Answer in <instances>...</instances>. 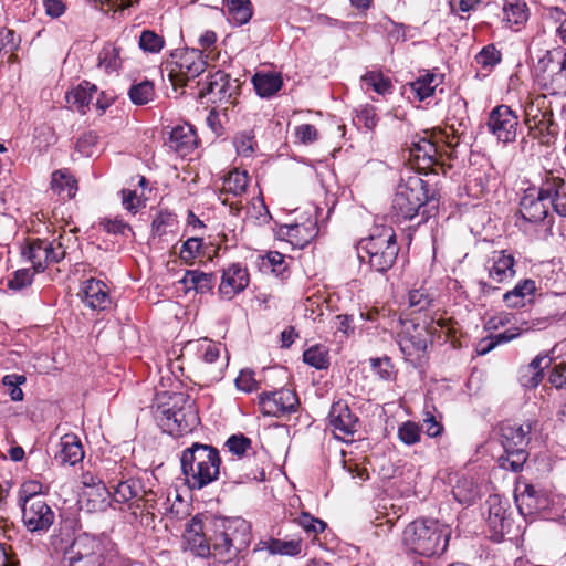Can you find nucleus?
Here are the masks:
<instances>
[{"label":"nucleus","mask_w":566,"mask_h":566,"mask_svg":"<svg viewBox=\"0 0 566 566\" xmlns=\"http://www.w3.org/2000/svg\"><path fill=\"white\" fill-rule=\"evenodd\" d=\"M557 62L558 71L553 77V82L558 83V88L566 90V50L555 49L553 51H546L542 62Z\"/></svg>","instance_id":"nucleus-45"},{"label":"nucleus","mask_w":566,"mask_h":566,"mask_svg":"<svg viewBox=\"0 0 566 566\" xmlns=\"http://www.w3.org/2000/svg\"><path fill=\"white\" fill-rule=\"evenodd\" d=\"M256 94L262 98H270L283 86V78L276 72H258L252 77Z\"/></svg>","instance_id":"nucleus-32"},{"label":"nucleus","mask_w":566,"mask_h":566,"mask_svg":"<svg viewBox=\"0 0 566 566\" xmlns=\"http://www.w3.org/2000/svg\"><path fill=\"white\" fill-rule=\"evenodd\" d=\"M441 83V77L434 73H426L410 83V90L419 101L433 95L436 88Z\"/></svg>","instance_id":"nucleus-40"},{"label":"nucleus","mask_w":566,"mask_h":566,"mask_svg":"<svg viewBox=\"0 0 566 566\" xmlns=\"http://www.w3.org/2000/svg\"><path fill=\"white\" fill-rule=\"evenodd\" d=\"M429 343L430 336L424 325L411 323L406 325L399 334L398 344L407 359L420 357L427 350Z\"/></svg>","instance_id":"nucleus-15"},{"label":"nucleus","mask_w":566,"mask_h":566,"mask_svg":"<svg viewBox=\"0 0 566 566\" xmlns=\"http://www.w3.org/2000/svg\"><path fill=\"white\" fill-rule=\"evenodd\" d=\"M249 176L247 171L233 169L222 179V186L218 190V199L222 205L229 206L233 216H239L242 203L241 200H234L241 197L248 189Z\"/></svg>","instance_id":"nucleus-11"},{"label":"nucleus","mask_w":566,"mask_h":566,"mask_svg":"<svg viewBox=\"0 0 566 566\" xmlns=\"http://www.w3.org/2000/svg\"><path fill=\"white\" fill-rule=\"evenodd\" d=\"M504 20L510 25L520 27L528 19V9L524 1L506 0L504 8Z\"/></svg>","instance_id":"nucleus-44"},{"label":"nucleus","mask_w":566,"mask_h":566,"mask_svg":"<svg viewBox=\"0 0 566 566\" xmlns=\"http://www.w3.org/2000/svg\"><path fill=\"white\" fill-rule=\"evenodd\" d=\"M306 533L319 534L322 533L326 524L319 518L312 516L310 513H302L297 518L294 520Z\"/></svg>","instance_id":"nucleus-57"},{"label":"nucleus","mask_w":566,"mask_h":566,"mask_svg":"<svg viewBox=\"0 0 566 566\" xmlns=\"http://www.w3.org/2000/svg\"><path fill=\"white\" fill-rule=\"evenodd\" d=\"M201 86L198 92L199 98H208L211 103H226L234 105L239 84L237 80H232L229 74L223 71H217L210 74L203 83L198 82Z\"/></svg>","instance_id":"nucleus-9"},{"label":"nucleus","mask_w":566,"mask_h":566,"mask_svg":"<svg viewBox=\"0 0 566 566\" xmlns=\"http://www.w3.org/2000/svg\"><path fill=\"white\" fill-rule=\"evenodd\" d=\"M526 122L534 123L537 128H547L553 113L546 108V96L538 95L525 107Z\"/></svg>","instance_id":"nucleus-33"},{"label":"nucleus","mask_w":566,"mask_h":566,"mask_svg":"<svg viewBox=\"0 0 566 566\" xmlns=\"http://www.w3.org/2000/svg\"><path fill=\"white\" fill-rule=\"evenodd\" d=\"M515 260L512 254L505 251H494L489 259V277L495 283H503L515 274Z\"/></svg>","instance_id":"nucleus-23"},{"label":"nucleus","mask_w":566,"mask_h":566,"mask_svg":"<svg viewBox=\"0 0 566 566\" xmlns=\"http://www.w3.org/2000/svg\"><path fill=\"white\" fill-rule=\"evenodd\" d=\"M249 282L248 269L240 263H232L222 271L219 294L224 300H232L248 287Z\"/></svg>","instance_id":"nucleus-16"},{"label":"nucleus","mask_w":566,"mask_h":566,"mask_svg":"<svg viewBox=\"0 0 566 566\" xmlns=\"http://www.w3.org/2000/svg\"><path fill=\"white\" fill-rule=\"evenodd\" d=\"M419 176L401 180L392 199V211L399 220H412L419 217L417 224L427 222L438 212L439 200L436 192Z\"/></svg>","instance_id":"nucleus-1"},{"label":"nucleus","mask_w":566,"mask_h":566,"mask_svg":"<svg viewBox=\"0 0 566 566\" xmlns=\"http://www.w3.org/2000/svg\"><path fill=\"white\" fill-rule=\"evenodd\" d=\"M452 494L459 503L470 505L480 496V486L472 476L463 475L458 479Z\"/></svg>","instance_id":"nucleus-36"},{"label":"nucleus","mask_w":566,"mask_h":566,"mask_svg":"<svg viewBox=\"0 0 566 566\" xmlns=\"http://www.w3.org/2000/svg\"><path fill=\"white\" fill-rule=\"evenodd\" d=\"M251 526L241 518H218L210 535L212 555L222 563L235 558L251 543Z\"/></svg>","instance_id":"nucleus-4"},{"label":"nucleus","mask_w":566,"mask_h":566,"mask_svg":"<svg viewBox=\"0 0 566 566\" xmlns=\"http://www.w3.org/2000/svg\"><path fill=\"white\" fill-rule=\"evenodd\" d=\"M378 118L373 106L366 105L357 111L356 123L373 130L377 125Z\"/></svg>","instance_id":"nucleus-62"},{"label":"nucleus","mask_w":566,"mask_h":566,"mask_svg":"<svg viewBox=\"0 0 566 566\" xmlns=\"http://www.w3.org/2000/svg\"><path fill=\"white\" fill-rule=\"evenodd\" d=\"M23 254L32 263L34 272H43L49 263L62 260V251H53V243L40 239L32 241Z\"/></svg>","instance_id":"nucleus-18"},{"label":"nucleus","mask_w":566,"mask_h":566,"mask_svg":"<svg viewBox=\"0 0 566 566\" xmlns=\"http://www.w3.org/2000/svg\"><path fill=\"white\" fill-rule=\"evenodd\" d=\"M295 138L300 144L310 145L315 143L318 137V130L314 125L311 124H302L295 127Z\"/></svg>","instance_id":"nucleus-60"},{"label":"nucleus","mask_w":566,"mask_h":566,"mask_svg":"<svg viewBox=\"0 0 566 566\" xmlns=\"http://www.w3.org/2000/svg\"><path fill=\"white\" fill-rule=\"evenodd\" d=\"M433 297L424 290H412L408 295L409 307L413 313L428 310L433 304Z\"/></svg>","instance_id":"nucleus-51"},{"label":"nucleus","mask_w":566,"mask_h":566,"mask_svg":"<svg viewBox=\"0 0 566 566\" xmlns=\"http://www.w3.org/2000/svg\"><path fill=\"white\" fill-rule=\"evenodd\" d=\"M108 484L114 489V500L118 503L133 502L135 505L137 500L144 494V485L139 479L128 478H108Z\"/></svg>","instance_id":"nucleus-21"},{"label":"nucleus","mask_w":566,"mask_h":566,"mask_svg":"<svg viewBox=\"0 0 566 566\" xmlns=\"http://www.w3.org/2000/svg\"><path fill=\"white\" fill-rule=\"evenodd\" d=\"M120 50L118 48H104L99 54V64L106 70H116L120 66Z\"/></svg>","instance_id":"nucleus-61"},{"label":"nucleus","mask_w":566,"mask_h":566,"mask_svg":"<svg viewBox=\"0 0 566 566\" xmlns=\"http://www.w3.org/2000/svg\"><path fill=\"white\" fill-rule=\"evenodd\" d=\"M298 405L297 395L291 389L264 391L259 396L260 411L268 417H284L295 412Z\"/></svg>","instance_id":"nucleus-10"},{"label":"nucleus","mask_w":566,"mask_h":566,"mask_svg":"<svg viewBox=\"0 0 566 566\" xmlns=\"http://www.w3.org/2000/svg\"><path fill=\"white\" fill-rule=\"evenodd\" d=\"M488 504V525L493 531L492 537L500 542L505 534L511 533L513 520L507 514L506 503H503L499 496H490Z\"/></svg>","instance_id":"nucleus-17"},{"label":"nucleus","mask_w":566,"mask_h":566,"mask_svg":"<svg viewBox=\"0 0 566 566\" xmlns=\"http://www.w3.org/2000/svg\"><path fill=\"white\" fill-rule=\"evenodd\" d=\"M360 262H366L379 273H385L395 264L399 244L395 230L389 226H377L368 237L363 238L356 245Z\"/></svg>","instance_id":"nucleus-2"},{"label":"nucleus","mask_w":566,"mask_h":566,"mask_svg":"<svg viewBox=\"0 0 566 566\" xmlns=\"http://www.w3.org/2000/svg\"><path fill=\"white\" fill-rule=\"evenodd\" d=\"M98 224L109 234L126 235L127 232H133L132 227L118 216L102 218Z\"/></svg>","instance_id":"nucleus-53"},{"label":"nucleus","mask_w":566,"mask_h":566,"mask_svg":"<svg viewBox=\"0 0 566 566\" xmlns=\"http://www.w3.org/2000/svg\"><path fill=\"white\" fill-rule=\"evenodd\" d=\"M97 93V87L90 82H82L75 88L66 93L65 99L67 107L85 114L88 108L94 94Z\"/></svg>","instance_id":"nucleus-29"},{"label":"nucleus","mask_w":566,"mask_h":566,"mask_svg":"<svg viewBox=\"0 0 566 566\" xmlns=\"http://www.w3.org/2000/svg\"><path fill=\"white\" fill-rule=\"evenodd\" d=\"M178 226L177 218L168 211H159L151 222V233L154 238L164 239L174 234Z\"/></svg>","instance_id":"nucleus-42"},{"label":"nucleus","mask_w":566,"mask_h":566,"mask_svg":"<svg viewBox=\"0 0 566 566\" xmlns=\"http://www.w3.org/2000/svg\"><path fill=\"white\" fill-rule=\"evenodd\" d=\"M539 191L542 198H545V200L549 199L552 203L556 198H559L562 191L566 192V179L552 171L546 172L541 184Z\"/></svg>","instance_id":"nucleus-43"},{"label":"nucleus","mask_w":566,"mask_h":566,"mask_svg":"<svg viewBox=\"0 0 566 566\" xmlns=\"http://www.w3.org/2000/svg\"><path fill=\"white\" fill-rule=\"evenodd\" d=\"M22 520L30 532L46 531L54 522V512L42 497H32L20 504Z\"/></svg>","instance_id":"nucleus-13"},{"label":"nucleus","mask_w":566,"mask_h":566,"mask_svg":"<svg viewBox=\"0 0 566 566\" xmlns=\"http://www.w3.org/2000/svg\"><path fill=\"white\" fill-rule=\"evenodd\" d=\"M186 291L193 290L197 293H207L212 290L216 277L212 273H205L198 270H187L179 281Z\"/></svg>","instance_id":"nucleus-34"},{"label":"nucleus","mask_w":566,"mask_h":566,"mask_svg":"<svg viewBox=\"0 0 566 566\" xmlns=\"http://www.w3.org/2000/svg\"><path fill=\"white\" fill-rule=\"evenodd\" d=\"M488 127L499 142H514L517 136L518 116L510 106L499 105L490 112Z\"/></svg>","instance_id":"nucleus-12"},{"label":"nucleus","mask_w":566,"mask_h":566,"mask_svg":"<svg viewBox=\"0 0 566 566\" xmlns=\"http://www.w3.org/2000/svg\"><path fill=\"white\" fill-rule=\"evenodd\" d=\"M398 438L407 446L416 444L421 439V428L413 421H405L398 428Z\"/></svg>","instance_id":"nucleus-50"},{"label":"nucleus","mask_w":566,"mask_h":566,"mask_svg":"<svg viewBox=\"0 0 566 566\" xmlns=\"http://www.w3.org/2000/svg\"><path fill=\"white\" fill-rule=\"evenodd\" d=\"M475 59L478 64L483 67H492L501 61V53L493 44H489L481 50Z\"/></svg>","instance_id":"nucleus-59"},{"label":"nucleus","mask_w":566,"mask_h":566,"mask_svg":"<svg viewBox=\"0 0 566 566\" xmlns=\"http://www.w3.org/2000/svg\"><path fill=\"white\" fill-rule=\"evenodd\" d=\"M412 155L417 158L428 159L430 163L437 160L438 148L434 143L429 139L421 138L417 143H412Z\"/></svg>","instance_id":"nucleus-52"},{"label":"nucleus","mask_w":566,"mask_h":566,"mask_svg":"<svg viewBox=\"0 0 566 566\" xmlns=\"http://www.w3.org/2000/svg\"><path fill=\"white\" fill-rule=\"evenodd\" d=\"M532 424L506 422L501 426V441L504 449L526 448L531 440Z\"/></svg>","instance_id":"nucleus-24"},{"label":"nucleus","mask_w":566,"mask_h":566,"mask_svg":"<svg viewBox=\"0 0 566 566\" xmlns=\"http://www.w3.org/2000/svg\"><path fill=\"white\" fill-rule=\"evenodd\" d=\"M156 420L164 432L176 437L192 432L200 423L195 400L182 392L175 394L169 406L157 408Z\"/></svg>","instance_id":"nucleus-6"},{"label":"nucleus","mask_w":566,"mask_h":566,"mask_svg":"<svg viewBox=\"0 0 566 566\" xmlns=\"http://www.w3.org/2000/svg\"><path fill=\"white\" fill-rule=\"evenodd\" d=\"M221 344L212 342H205L201 345L202 353V371L208 376L211 381H217L222 378L223 370L227 366V357L221 356Z\"/></svg>","instance_id":"nucleus-19"},{"label":"nucleus","mask_w":566,"mask_h":566,"mask_svg":"<svg viewBox=\"0 0 566 566\" xmlns=\"http://www.w3.org/2000/svg\"><path fill=\"white\" fill-rule=\"evenodd\" d=\"M226 446L233 454L242 455L251 448V440L243 434H233L227 440Z\"/></svg>","instance_id":"nucleus-63"},{"label":"nucleus","mask_w":566,"mask_h":566,"mask_svg":"<svg viewBox=\"0 0 566 566\" xmlns=\"http://www.w3.org/2000/svg\"><path fill=\"white\" fill-rule=\"evenodd\" d=\"M545 198H542L541 191H538L537 196H534L533 193H525L520 202V213L523 220L531 223L543 221L548 213V210L543 202Z\"/></svg>","instance_id":"nucleus-27"},{"label":"nucleus","mask_w":566,"mask_h":566,"mask_svg":"<svg viewBox=\"0 0 566 566\" xmlns=\"http://www.w3.org/2000/svg\"><path fill=\"white\" fill-rule=\"evenodd\" d=\"M303 542L297 539L269 538L260 541L254 552L266 551L270 555L297 556L302 552Z\"/></svg>","instance_id":"nucleus-30"},{"label":"nucleus","mask_w":566,"mask_h":566,"mask_svg":"<svg viewBox=\"0 0 566 566\" xmlns=\"http://www.w3.org/2000/svg\"><path fill=\"white\" fill-rule=\"evenodd\" d=\"M535 290V281L531 279L522 280L503 295V300L509 307H521L525 305L526 297L533 295Z\"/></svg>","instance_id":"nucleus-37"},{"label":"nucleus","mask_w":566,"mask_h":566,"mask_svg":"<svg viewBox=\"0 0 566 566\" xmlns=\"http://www.w3.org/2000/svg\"><path fill=\"white\" fill-rule=\"evenodd\" d=\"M527 458L526 448L504 449V453L499 457L497 463L500 468L517 473L523 470Z\"/></svg>","instance_id":"nucleus-39"},{"label":"nucleus","mask_w":566,"mask_h":566,"mask_svg":"<svg viewBox=\"0 0 566 566\" xmlns=\"http://www.w3.org/2000/svg\"><path fill=\"white\" fill-rule=\"evenodd\" d=\"M130 101L135 105H145L153 101L155 96L154 84L150 81H143L132 85L128 92Z\"/></svg>","instance_id":"nucleus-47"},{"label":"nucleus","mask_w":566,"mask_h":566,"mask_svg":"<svg viewBox=\"0 0 566 566\" xmlns=\"http://www.w3.org/2000/svg\"><path fill=\"white\" fill-rule=\"evenodd\" d=\"M185 549H189L196 556L208 557L212 555V546L210 538L207 541L202 534V525L200 522L192 520L191 525L186 531Z\"/></svg>","instance_id":"nucleus-26"},{"label":"nucleus","mask_w":566,"mask_h":566,"mask_svg":"<svg viewBox=\"0 0 566 566\" xmlns=\"http://www.w3.org/2000/svg\"><path fill=\"white\" fill-rule=\"evenodd\" d=\"M548 381L556 389H566V361L554 365Z\"/></svg>","instance_id":"nucleus-64"},{"label":"nucleus","mask_w":566,"mask_h":566,"mask_svg":"<svg viewBox=\"0 0 566 566\" xmlns=\"http://www.w3.org/2000/svg\"><path fill=\"white\" fill-rule=\"evenodd\" d=\"M25 380V376L17 374H10L3 377L2 384L9 389L10 398L13 401H21L23 399V391L20 385L24 384Z\"/></svg>","instance_id":"nucleus-56"},{"label":"nucleus","mask_w":566,"mask_h":566,"mask_svg":"<svg viewBox=\"0 0 566 566\" xmlns=\"http://www.w3.org/2000/svg\"><path fill=\"white\" fill-rule=\"evenodd\" d=\"M111 491L106 485H99L84 491L85 506L90 512H104L111 505Z\"/></svg>","instance_id":"nucleus-38"},{"label":"nucleus","mask_w":566,"mask_h":566,"mask_svg":"<svg viewBox=\"0 0 566 566\" xmlns=\"http://www.w3.org/2000/svg\"><path fill=\"white\" fill-rule=\"evenodd\" d=\"M51 187L59 195L65 192L67 198H73L77 189L76 180L61 170L52 174Z\"/></svg>","instance_id":"nucleus-46"},{"label":"nucleus","mask_w":566,"mask_h":566,"mask_svg":"<svg viewBox=\"0 0 566 566\" xmlns=\"http://www.w3.org/2000/svg\"><path fill=\"white\" fill-rule=\"evenodd\" d=\"M202 248V239L189 238L186 240L180 249L179 256L186 263H191L198 255Z\"/></svg>","instance_id":"nucleus-58"},{"label":"nucleus","mask_w":566,"mask_h":566,"mask_svg":"<svg viewBox=\"0 0 566 566\" xmlns=\"http://www.w3.org/2000/svg\"><path fill=\"white\" fill-rule=\"evenodd\" d=\"M317 228L313 222H308V224H291L287 226L286 235L292 244L298 248H304L307 245L312 239L316 235Z\"/></svg>","instance_id":"nucleus-41"},{"label":"nucleus","mask_w":566,"mask_h":566,"mask_svg":"<svg viewBox=\"0 0 566 566\" xmlns=\"http://www.w3.org/2000/svg\"><path fill=\"white\" fill-rule=\"evenodd\" d=\"M180 462L190 489L200 490L218 479L221 460L219 451L210 444L192 443L182 451Z\"/></svg>","instance_id":"nucleus-3"},{"label":"nucleus","mask_w":566,"mask_h":566,"mask_svg":"<svg viewBox=\"0 0 566 566\" xmlns=\"http://www.w3.org/2000/svg\"><path fill=\"white\" fill-rule=\"evenodd\" d=\"M328 424L335 438L346 440L358 431L359 420L358 417L352 412L345 400H338L331 407Z\"/></svg>","instance_id":"nucleus-14"},{"label":"nucleus","mask_w":566,"mask_h":566,"mask_svg":"<svg viewBox=\"0 0 566 566\" xmlns=\"http://www.w3.org/2000/svg\"><path fill=\"white\" fill-rule=\"evenodd\" d=\"M70 566H124L117 552L107 549L97 538L78 535L66 552Z\"/></svg>","instance_id":"nucleus-7"},{"label":"nucleus","mask_w":566,"mask_h":566,"mask_svg":"<svg viewBox=\"0 0 566 566\" xmlns=\"http://www.w3.org/2000/svg\"><path fill=\"white\" fill-rule=\"evenodd\" d=\"M82 293L84 303L92 310L103 311L111 304L107 286L99 280H86Z\"/></svg>","instance_id":"nucleus-25"},{"label":"nucleus","mask_w":566,"mask_h":566,"mask_svg":"<svg viewBox=\"0 0 566 566\" xmlns=\"http://www.w3.org/2000/svg\"><path fill=\"white\" fill-rule=\"evenodd\" d=\"M363 83L376 93L385 95L391 92L392 85L389 78L385 77L382 73L370 71L361 77Z\"/></svg>","instance_id":"nucleus-49"},{"label":"nucleus","mask_w":566,"mask_h":566,"mask_svg":"<svg viewBox=\"0 0 566 566\" xmlns=\"http://www.w3.org/2000/svg\"><path fill=\"white\" fill-rule=\"evenodd\" d=\"M424 326L430 336V343L436 340L437 329L440 328L444 343L450 342L453 348L460 346V342L457 336L459 329L457 327V323L451 318H444L442 316L437 318L432 317L429 323L424 324Z\"/></svg>","instance_id":"nucleus-31"},{"label":"nucleus","mask_w":566,"mask_h":566,"mask_svg":"<svg viewBox=\"0 0 566 566\" xmlns=\"http://www.w3.org/2000/svg\"><path fill=\"white\" fill-rule=\"evenodd\" d=\"M175 67L169 72V80L175 87H184L207 69V55L199 49L178 50L172 54Z\"/></svg>","instance_id":"nucleus-8"},{"label":"nucleus","mask_w":566,"mask_h":566,"mask_svg":"<svg viewBox=\"0 0 566 566\" xmlns=\"http://www.w3.org/2000/svg\"><path fill=\"white\" fill-rule=\"evenodd\" d=\"M450 532L434 520H416L402 533V544L412 554L432 557L442 554L449 544Z\"/></svg>","instance_id":"nucleus-5"},{"label":"nucleus","mask_w":566,"mask_h":566,"mask_svg":"<svg viewBox=\"0 0 566 566\" xmlns=\"http://www.w3.org/2000/svg\"><path fill=\"white\" fill-rule=\"evenodd\" d=\"M228 20L234 25L247 24L253 15L250 0H223Z\"/></svg>","instance_id":"nucleus-35"},{"label":"nucleus","mask_w":566,"mask_h":566,"mask_svg":"<svg viewBox=\"0 0 566 566\" xmlns=\"http://www.w3.org/2000/svg\"><path fill=\"white\" fill-rule=\"evenodd\" d=\"M303 361L316 369H326L329 366L328 352L322 346H312L303 353Z\"/></svg>","instance_id":"nucleus-48"},{"label":"nucleus","mask_w":566,"mask_h":566,"mask_svg":"<svg viewBox=\"0 0 566 566\" xmlns=\"http://www.w3.org/2000/svg\"><path fill=\"white\" fill-rule=\"evenodd\" d=\"M60 450L55 459L62 463L74 465L84 458V450L80 438L74 433H66L60 439Z\"/></svg>","instance_id":"nucleus-28"},{"label":"nucleus","mask_w":566,"mask_h":566,"mask_svg":"<svg viewBox=\"0 0 566 566\" xmlns=\"http://www.w3.org/2000/svg\"><path fill=\"white\" fill-rule=\"evenodd\" d=\"M166 145L181 157L187 156L197 146V135L189 124L178 125L169 133Z\"/></svg>","instance_id":"nucleus-22"},{"label":"nucleus","mask_w":566,"mask_h":566,"mask_svg":"<svg viewBox=\"0 0 566 566\" xmlns=\"http://www.w3.org/2000/svg\"><path fill=\"white\" fill-rule=\"evenodd\" d=\"M139 46L145 52L158 53L164 46V39L154 31L145 30L140 34Z\"/></svg>","instance_id":"nucleus-55"},{"label":"nucleus","mask_w":566,"mask_h":566,"mask_svg":"<svg viewBox=\"0 0 566 566\" xmlns=\"http://www.w3.org/2000/svg\"><path fill=\"white\" fill-rule=\"evenodd\" d=\"M536 495L537 491L532 484H525L524 490L515 494V502L522 515L532 514L534 512L535 506L531 503H526V500H535Z\"/></svg>","instance_id":"nucleus-54"},{"label":"nucleus","mask_w":566,"mask_h":566,"mask_svg":"<svg viewBox=\"0 0 566 566\" xmlns=\"http://www.w3.org/2000/svg\"><path fill=\"white\" fill-rule=\"evenodd\" d=\"M553 359L547 353L538 354L530 364L518 369V382L526 389L536 388L544 378V370L548 368Z\"/></svg>","instance_id":"nucleus-20"}]
</instances>
